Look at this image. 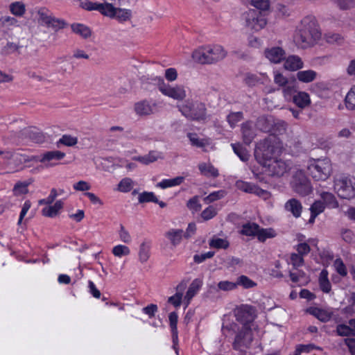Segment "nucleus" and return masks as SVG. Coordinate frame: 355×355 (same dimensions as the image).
Segmentation results:
<instances>
[{"label": "nucleus", "instance_id": "nucleus-1", "mask_svg": "<svg viewBox=\"0 0 355 355\" xmlns=\"http://www.w3.org/2000/svg\"><path fill=\"white\" fill-rule=\"evenodd\" d=\"M321 37V32L314 17H304L297 26L293 41L298 48L306 49L313 45Z\"/></svg>", "mask_w": 355, "mask_h": 355}, {"label": "nucleus", "instance_id": "nucleus-2", "mask_svg": "<svg viewBox=\"0 0 355 355\" xmlns=\"http://www.w3.org/2000/svg\"><path fill=\"white\" fill-rule=\"evenodd\" d=\"M281 148L278 139L275 137H269L257 144L254 156L260 164H266L279 155Z\"/></svg>", "mask_w": 355, "mask_h": 355}, {"label": "nucleus", "instance_id": "nucleus-3", "mask_svg": "<svg viewBox=\"0 0 355 355\" xmlns=\"http://www.w3.org/2000/svg\"><path fill=\"white\" fill-rule=\"evenodd\" d=\"M177 107L181 114L189 120L205 122L207 119L205 104L200 101L188 99Z\"/></svg>", "mask_w": 355, "mask_h": 355}, {"label": "nucleus", "instance_id": "nucleus-4", "mask_svg": "<svg viewBox=\"0 0 355 355\" xmlns=\"http://www.w3.org/2000/svg\"><path fill=\"white\" fill-rule=\"evenodd\" d=\"M307 169L309 175L315 181H325L332 173V165L327 158L311 159Z\"/></svg>", "mask_w": 355, "mask_h": 355}, {"label": "nucleus", "instance_id": "nucleus-5", "mask_svg": "<svg viewBox=\"0 0 355 355\" xmlns=\"http://www.w3.org/2000/svg\"><path fill=\"white\" fill-rule=\"evenodd\" d=\"M334 187L338 196L343 199L355 198V178L351 176L342 175L336 178Z\"/></svg>", "mask_w": 355, "mask_h": 355}, {"label": "nucleus", "instance_id": "nucleus-6", "mask_svg": "<svg viewBox=\"0 0 355 355\" xmlns=\"http://www.w3.org/2000/svg\"><path fill=\"white\" fill-rule=\"evenodd\" d=\"M36 17L40 24L51 28L54 31L64 28L65 23L63 20L55 18L51 12L46 8H40L37 10Z\"/></svg>", "mask_w": 355, "mask_h": 355}, {"label": "nucleus", "instance_id": "nucleus-7", "mask_svg": "<svg viewBox=\"0 0 355 355\" xmlns=\"http://www.w3.org/2000/svg\"><path fill=\"white\" fill-rule=\"evenodd\" d=\"M20 162H29L35 160L44 164L46 167H52L58 164V162L65 157V153L59 150L47 151L40 155L34 157L33 159H28L26 156L19 155Z\"/></svg>", "mask_w": 355, "mask_h": 355}, {"label": "nucleus", "instance_id": "nucleus-8", "mask_svg": "<svg viewBox=\"0 0 355 355\" xmlns=\"http://www.w3.org/2000/svg\"><path fill=\"white\" fill-rule=\"evenodd\" d=\"M245 26L253 32H259L267 24L266 17L254 10H250L243 14Z\"/></svg>", "mask_w": 355, "mask_h": 355}, {"label": "nucleus", "instance_id": "nucleus-9", "mask_svg": "<svg viewBox=\"0 0 355 355\" xmlns=\"http://www.w3.org/2000/svg\"><path fill=\"white\" fill-rule=\"evenodd\" d=\"M159 91L164 96L177 101H182L187 96L184 86L182 85H171L160 79L158 83Z\"/></svg>", "mask_w": 355, "mask_h": 355}, {"label": "nucleus", "instance_id": "nucleus-10", "mask_svg": "<svg viewBox=\"0 0 355 355\" xmlns=\"http://www.w3.org/2000/svg\"><path fill=\"white\" fill-rule=\"evenodd\" d=\"M291 185L293 190L300 196H307L312 191L311 182L302 171H297L295 173Z\"/></svg>", "mask_w": 355, "mask_h": 355}, {"label": "nucleus", "instance_id": "nucleus-11", "mask_svg": "<svg viewBox=\"0 0 355 355\" xmlns=\"http://www.w3.org/2000/svg\"><path fill=\"white\" fill-rule=\"evenodd\" d=\"M263 171L269 176L281 177L288 171V165L282 159H278L277 157L268 161L266 164H261Z\"/></svg>", "mask_w": 355, "mask_h": 355}, {"label": "nucleus", "instance_id": "nucleus-12", "mask_svg": "<svg viewBox=\"0 0 355 355\" xmlns=\"http://www.w3.org/2000/svg\"><path fill=\"white\" fill-rule=\"evenodd\" d=\"M105 6V16L116 19L121 23L130 21L132 17L130 9L115 7L112 3H107Z\"/></svg>", "mask_w": 355, "mask_h": 355}, {"label": "nucleus", "instance_id": "nucleus-13", "mask_svg": "<svg viewBox=\"0 0 355 355\" xmlns=\"http://www.w3.org/2000/svg\"><path fill=\"white\" fill-rule=\"evenodd\" d=\"M235 317L238 321L243 324L252 322L256 316L255 309L248 304H241L234 311Z\"/></svg>", "mask_w": 355, "mask_h": 355}, {"label": "nucleus", "instance_id": "nucleus-14", "mask_svg": "<svg viewBox=\"0 0 355 355\" xmlns=\"http://www.w3.org/2000/svg\"><path fill=\"white\" fill-rule=\"evenodd\" d=\"M264 57L272 64H279L285 59L286 51L281 46H270L264 49Z\"/></svg>", "mask_w": 355, "mask_h": 355}, {"label": "nucleus", "instance_id": "nucleus-15", "mask_svg": "<svg viewBox=\"0 0 355 355\" xmlns=\"http://www.w3.org/2000/svg\"><path fill=\"white\" fill-rule=\"evenodd\" d=\"M284 61V68L286 71H297L304 67L303 60L297 55H290L287 57L285 56Z\"/></svg>", "mask_w": 355, "mask_h": 355}, {"label": "nucleus", "instance_id": "nucleus-16", "mask_svg": "<svg viewBox=\"0 0 355 355\" xmlns=\"http://www.w3.org/2000/svg\"><path fill=\"white\" fill-rule=\"evenodd\" d=\"M211 64L217 62L224 59L227 55V51L219 44L207 46Z\"/></svg>", "mask_w": 355, "mask_h": 355}, {"label": "nucleus", "instance_id": "nucleus-17", "mask_svg": "<svg viewBox=\"0 0 355 355\" xmlns=\"http://www.w3.org/2000/svg\"><path fill=\"white\" fill-rule=\"evenodd\" d=\"M252 341V335L251 331L248 329H245L236 335L234 343V347L235 349H239L243 346L248 347Z\"/></svg>", "mask_w": 355, "mask_h": 355}, {"label": "nucleus", "instance_id": "nucleus-18", "mask_svg": "<svg viewBox=\"0 0 355 355\" xmlns=\"http://www.w3.org/2000/svg\"><path fill=\"white\" fill-rule=\"evenodd\" d=\"M202 286V280L200 279H195L190 284L184 298V302L187 306L191 299L198 293Z\"/></svg>", "mask_w": 355, "mask_h": 355}, {"label": "nucleus", "instance_id": "nucleus-19", "mask_svg": "<svg viewBox=\"0 0 355 355\" xmlns=\"http://www.w3.org/2000/svg\"><path fill=\"white\" fill-rule=\"evenodd\" d=\"M159 159H163L162 153L156 150H151L148 154L143 156L133 157L134 160L138 161L144 165L155 162Z\"/></svg>", "mask_w": 355, "mask_h": 355}, {"label": "nucleus", "instance_id": "nucleus-20", "mask_svg": "<svg viewBox=\"0 0 355 355\" xmlns=\"http://www.w3.org/2000/svg\"><path fill=\"white\" fill-rule=\"evenodd\" d=\"M268 78L266 73H246L244 76V82L248 86H255L263 83Z\"/></svg>", "mask_w": 355, "mask_h": 355}, {"label": "nucleus", "instance_id": "nucleus-21", "mask_svg": "<svg viewBox=\"0 0 355 355\" xmlns=\"http://www.w3.org/2000/svg\"><path fill=\"white\" fill-rule=\"evenodd\" d=\"M286 211L291 212L295 218H299L301 216L302 211V203L295 198L288 200L284 205Z\"/></svg>", "mask_w": 355, "mask_h": 355}, {"label": "nucleus", "instance_id": "nucleus-22", "mask_svg": "<svg viewBox=\"0 0 355 355\" xmlns=\"http://www.w3.org/2000/svg\"><path fill=\"white\" fill-rule=\"evenodd\" d=\"M23 135H24L33 142L37 144L44 143L46 140V136L35 128L24 130Z\"/></svg>", "mask_w": 355, "mask_h": 355}, {"label": "nucleus", "instance_id": "nucleus-23", "mask_svg": "<svg viewBox=\"0 0 355 355\" xmlns=\"http://www.w3.org/2000/svg\"><path fill=\"white\" fill-rule=\"evenodd\" d=\"M241 131L244 143L248 145L250 144L256 136L252 123L250 121L243 123L241 126Z\"/></svg>", "mask_w": 355, "mask_h": 355}, {"label": "nucleus", "instance_id": "nucleus-24", "mask_svg": "<svg viewBox=\"0 0 355 355\" xmlns=\"http://www.w3.org/2000/svg\"><path fill=\"white\" fill-rule=\"evenodd\" d=\"M318 73L313 69L300 70L296 73L297 80L302 83H310L316 80Z\"/></svg>", "mask_w": 355, "mask_h": 355}, {"label": "nucleus", "instance_id": "nucleus-25", "mask_svg": "<svg viewBox=\"0 0 355 355\" xmlns=\"http://www.w3.org/2000/svg\"><path fill=\"white\" fill-rule=\"evenodd\" d=\"M317 193L326 207L334 209L338 207V202L333 193L320 191H318Z\"/></svg>", "mask_w": 355, "mask_h": 355}, {"label": "nucleus", "instance_id": "nucleus-26", "mask_svg": "<svg viewBox=\"0 0 355 355\" xmlns=\"http://www.w3.org/2000/svg\"><path fill=\"white\" fill-rule=\"evenodd\" d=\"M307 312L322 322L329 321L332 315L331 311L318 307H310L307 309Z\"/></svg>", "mask_w": 355, "mask_h": 355}, {"label": "nucleus", "instance_id": "nucleus-27", "mask_svg": "<svg viewBox=\"0 0 355 355\" xmlns=\"http://www.w3.org/2000/svg\"><path fill=\"white\" fill-rule=\"evenodd\" d=\"M293 103L300 108L303 109L311 104V98L305 92H297L293 96Z\"/></svg>", "mask_w": 355, "mask_h": 355}, {"label": "nucleus", "instance_id": "nucleus-28", "mask_svg": "<svg viewBox=\"0 0 355 355\" xmlns=\"http://www.w3.org/2000/svg\"><path fill=\"white\" fill-rule=\"evenodd\" d=\"M207 46L195 50L192 53L193 60L200 64H211Z\"/></svg>", "mask_w": 355, "mask_h": 355}, {"label": "nucleus", "instance_id": "nucleus-29", "mask_svg": "<svg viewBox=\"0 0 355 355\" xmlns=\"http://www.w3.org/2000/svg\"><path fill=\"white\" fill-rule=\"evenodd\" d=\"M107 5V3L92 2L88 0L83 1L80 3V6L82 8L88 11L98 10L103 15H105L104 12L105 11V6Z\"/></svg>", "mask_w": 355, "mask_h": 355}, {"label": "nucleus", "instance_id": "nucleus-30", "mask_svg": "<svg viewBox=\"0 0 355 355\" xmlns=\"http://www.w3.org/2000/svg\"><path fill=\"white\" fill-rule=\"evenodd\" d=\"M187 284L184 282L180 283L176 287V293L170 297L168 302L172 304L174 306L178 307L180 306L182 300V292L184 290Z\"/></svg>", "mask_w": 355, "mask_h": 355}, {"label": "nucleus", "instance_id": "nucleus-31", "mask_svg": "<svg viewBox=\"0 0 355 355\" xmlns=\"http://www.w3.org/2000/svg\"><path fill=\"white\" fill-rule=\"evenodd\" d=\"M62 207L63 202L60 200L56 201L53 205L44 207L42 210V212L44 216L53 218L58 214L59 211L62 209Z\"/></svg>", "mask_w": 355, "mask_h": 355}, {"label": "nucleus", "instance_id": "nucleus-32", "mask_svg": "<svg viewBox=\"0 0 355 355\" xmlns=\"http://www.w3.org/2000/svg\"><path fill=\"white\" fill-rule=\"evenodd\" d=\"M184 181V178L182 176H178L172 179H164L156 184V187L162 189H166L176 186L180 185Z\"/></svg>", "mask_w": 355, "mask_h": 355}, {"label": "nucleus", "instance_id": "nucleus-33", "mask_svg": "<svg viewBox=\"0 0 355 355\" xmlns=\"http://www.w3.org/2000/svg\"><path fill=\"white\" fill-rule=\"evenodd\" d=\"M329 272L327 270L323 269L320 273L318 282L320 288L322 292L329 293L331 290V285L328 278Z\"/></svg>", "mask_w": 355, "mask_h": 355}, {"label": "nucleus", "instance_id": "nucleus-34", "mask_svg": "<svg viewBox=\"0 0 355 355\" xmlns=\"http://www.w3.org/2000/svg\"><path fill=\"white\" fill-rule=\"evenodd\" d=\"M200 173L207 177L216 178L218 176V171L210 163H200L198 165Z\"/></svg>", "mask_w": 355, "mask_h": 355}, {"label": "nucleus", "instance_id": "nucleus-35", "mask_svg": "<svg viewBox=\"0 0 355 355\" xmlns=\"http://www.w3.org/2000/svg\"><path fill=\"white\" fill-rule=\"evenodd\" d=\"M178 319V316L175 312L170 313L168 320L172 334V340L174 345H176L178 341V331L177 328Z\"/></svg>", "mask_w": 355, "mask_h": 355}, {"label": "nucleus", "instance_id": "nucleus-36", "mask_svg": "<svg viewBox=\"0 0 355 355\" xmlns=\"http://www.w3.org/2000/svg\"><path fill=\"white\" fill-rule=\"evenodd\" d=\"M183 231L179 229H171L165 233V236L173 246L179 245L182 241Z\"/></svg>", "mask_w": 355, "mask_h": 355}, {"label": "nucleus", "instance_id": "nucleus-37", "mask_svg": "<svg viewBox=\"0 0 355 355\" xmlns=\"http://www.w3.org/2000/svg\"><path fill=\"white\" fill-rule=\"evenodd\" d=\"M150 243L147 241H143L139 250V260L141 263H146L150 258Z\"/></svg>", "mask_w": 355, "mask_h": 355}, {"label": "nucleus", "instance_id": "nucleus-38", "mask_svg": "<svg viewBox=\"0 0 355 355\" xmlns=\"http://www.w3.org/2000/svg\"><path fill=\"white\" fill-rule=\"evenodd\" d=\"M72 31L81 36L83 38H87L91 35L90 29L85 25L82 24H73L71 25Z\"/></svg>", "mask_w": 355, "mask_h": 355}, {"label": "nucleus", "instance_id": "nucleus-39", "mask_svg": "<svg viewBox=\"0 0 355 355\" xmlns=\"http://www.w3.org/2000/svg\"><path fill=\"white\" fill-rule=\"evenodd\" d=\"M210 248L216 249H227L230 243L226 239H221L216 236H213L209 241Z\"/></svg>", "mask_w": 355, "mask_h": 355}, {"label": "nucleus", "instance_id": "nucleus-40", "mask_svg": "<svg viewBox=\"0 0 355 355\" xmlns=\"http://www.w3.org/2000/svg\"><path fill=\"white\" fill-rule=\"evenodd\" d=\"M135 110L139 115H148L153 112L150 105L146 101L137 103L135 105Z\"/></svg>", "mask_w": 355, "mask_h": 355}, {"label": "nucleus", "instance_id": "nucleus-41", "mask_svg": "<svg viewBox=\"0 0 355 355\" xmlns=\"http://www.w3.org/2000/svg\"><path fill=\"white\" fill-rule=\"evenodd\" d=\"M31 182V180L17 182L13 187V193L17 196L26 194L28 192V187Z\"/></svg>", "mask_w": 355, "mask_h": 355}, {"label": "nucleus", "instance_id": "nucleus-42", "mask_svg": "<svg viewBox=\"0 0 355 355\" xmlns=\"http://www.w3.org/2000/svg\"><path fill=\"white\" fill-rule=\"evenodd\" d=\"M277 233L272 228H260L259 229L257 239L261 242H264L268 239L275 237Z\"/></svg>", "mask_w": 355, "mask_h": 355}, {"label": "nucleus", "instance_id": "nucleus-43", "mask_svg": "<svg viewBox=\"0 0 355 355\" xmlns=\"http://www.w3.org/2000/svg\"><path fill=\"white\" fill-rule=\"evenodd\" d=\"M259 226L254 223H248L243 225L241 234L246 236L258 235Z\"/></svg>", "mask_w": 355, "mask_h": 355}, {"label": "nucleus", "instance_id": "nucleus-44", "mask_svg": "<svg viewBox=\"0 0 355 355\" xmlns=\"http://www.w3.org/2000/svg\"><path fill=\"white\" fill-rule=\"evenodd\" d=\"M133 187V180L130 178H124L119 182L117 190L122 193H128L131 191Z\"/></svg>", "mask_w": 355, "mask_h": 355}, {"label": "nucleus", "instance_id": "nucleus-45", "mask_svg": "<svg viewBox=\"0 0 355 355\" xmlns=\"http://www.w3.org/2000/svg\"><path fill=\"white\" fill-rule=\"evenodd\" d=\"M232 147L235 154L240 158L241 161L246 162L248 160L250 155L248 150L241 144H232Z\"/></svg>", "mask_w": 355, "mask_h": 355}, {"label": "nucleus", "instance_id": "nucleus-46", "mask_svg": "<svg viewBox=\"0 0 355 355\" xmlns=\"http://www.w3.org/2000/svg\"><path fill=\"white\" fill-rule=\"evenodd\" d=\"M246 4H249L257 9L261 10H267L270 8L269 0H243Z\"/></svg>", "mask_w": 355, "mask_h": 355}, {"label": "nucleus", "instance_id": "nucleus-47", "mask_svg": "<svg viewBox=\"0 0 355 355\" xmlns=\"http://www.w3.org/2000/svg\"><path fill=\"white\" fill-rule=\"evenodd\" d=\"M335 271L342 277H345L347 275V269L343 261L340 258H337L333 263Z\"/></svg>", "mask_w": 355, "mask_h": 355}, {"label": "nucleus", "instance_id": "nucleus-48", "mask_svg": "<svg viewBox=\"0 0 355 355\" xmlns=\"http://www.w3.org/2000/svg\"><path fill=\"white\" fill-rule=\"evenodd\" d=\"M345 103L346 107L348 110H355V85L353 86L347 92L345 96Z\"/></svg>", "mask_w": 355, "mask_h": 355}, {"label": "nucleus", "instance_id": "nucleus-49", "mask_svg": "<svg viewBox=\"0 0 355 355\" xmlns=\"http://www.w3.org/2000/svg\"><path fill=\"white\" fill-rule=\"evenodd\" d=\"M138 202L139 203L158 202V199L153 192L144 191L139 194Z\"/></svg>", "mask_w": 355, "mask_h": 355}, {"label": "nucleus", "instance_id": "nucleus-50", "mask_svg": "<svg viewBox=\"0 0 355 355\" xmlns=\"http://www.w3.org/2000/svg\"><path fill=\"white\" fill-rule=\"evenodd\" d=\"M243 118L242 112H231L227 116V121L231 128H234L237 123L241 121Z\"/></svg>", "mask_w": 355, "mask_h": 355}, {"label": "nucleus", "instance_id": "nucleus-51", "mask_svg": "<svg viewBox=\"0 0 355 355\" xmlns=\"http://www.w3.org/2000/svg\"><path fill=\"white\" fill-rule=\"evenodd\" d=\"M113 254L117 257H121L130 254V248L124 245H115L112 250Z\"/></svg>", "mask_w": 355, "mask_h": 355}, {"label": "nucleus", "instance_id": "nucleus-52", "mask_svg": "<svg viewBox=\"0 0 355 355\" xmlns=\"http://www.w3.org/2000/svg\"><path fill=\"white\" fill-rule=\"evenodd\" d=\"M17 26V20L15 17L3 16L0 18V28H10Z\"/></svg>", "mask_w": 355, "mask_h": 355}, {"label": "nucleus", "instance_id": "nucleus-53", "mask_svg": "<svg viewBox=\"0 0 355 355\" xmlns=\"http://www.w3.org/2000/svg\"><path fill=\"white\" fill-rule=\"evenodd\" d=\"M236 186L241 191H243L245 193H253L254 188L256 187V185L252 183L242 181V180L237 181L236 183Z\"/></svg>", "mask_w": 355, "mask_h": 355}, {"label": "nucleus", "instance_id": "nucleus-54", "mask_svg": "<svg viewBox=\"0 0 355 355\" xmlns=\"http://www.w3.org/2000/svg\"><path fill=\"white\" fill-rule=\"evenodd\" d=\"M236 284L237 286H242L244 288H251L257 285L254 282L245 275H241L238 277Z\"/></svg>", "mask_w": 355, "mask_h": 355}, {"label": "nucleus", "instance_id": "nucleus-55", "mask_svg": "<svg viewBox=\"0 0 355 355\" xmlns=\"http://www.w3.org/2000/svg\"><path fill=\"white\" fill-rule=\"evenodd\" d=\"M78 143V139L69 135H64L58 140V144H62L66 146H73Z\"/></svg>", "mask_w": 355, "mask_h": 355}, {"label": "nucleus", "instance_id": "nucleus-56", "mask_svg": "<svg viewBox=\"0 0 355 355\" xmlns=\"http://www.w3.org/2000/svg\"><path fill=\"white\" fill-rule=\"evenodd\" d=\"M226 195V192L224 190H219L211 193L209 195L204 198V201L206 203H210L217 200L223 198Z\"/></svg>", "mask_w": 355, "mask_h": 355}, {"label": "nucleus", "instance_id": "nucleus-57", "mask_svg": "<svg viewBox=\"0 0 355 355\" xmlns=\"http://www.w3.org/2000/svg\"><path fill=\"white\" fill-rule=\"evenodd\" d=\"M274 74V83L279 87H285L288 82L287 77H286L282 73L276 70L273 72Z\"/></svg>", "mask_w": 355, "mask_h": 355}, {"label": "nucleus", "instance_id": "nucleus-58", "mask_svg": "<svg viewBox=\"0 0 355 355\" xmlns=\"http://www.w3.org/2000/svg\"><path fill=\"white\" fill-rule=\"evenodd\" d=\"M187 137L193 146L202 148L207 144V142L204 139H200L195 133H188Z\"/></svg>", "mask_w": 355, "mask_h": 355}, {"label": "nucleus", "instance_id": "nucleus-59", "mask_svg": "<svg viewBox=\"0 0 355 355\" xmlns=\"http://www.w3.org/2000/svg\"><path fill=\"white\" fill-rule=\"evenodd\" d=\"M10 12L17 16H21L25 12V8L23 3L15 2L10 6Z\"/></svg>", "mask_w": 355, "mask_h": 355}, {"label": "nucleus", "instance_id": "nucleus-60", "mask_svg": "<svg viewBox=\"0 0 355 355\" xmlns=\"http://www.w3.org/2000/svg\"><path fill=\"white\" fill-rule=\"evenodd\" d=\"M236 288L237 284L236 282L230 281H221L218 284V288L220 291H230L236 289Z\"/></svg>", "mask_w": 355, "mask_h": 355}, {"label": "nucleus", "instance_id": "nucleus-61", "mask_svg": "<svg viewBox=\"0 0 355 355\" xmlns=\"http://www.w3.org/2000/svg\"><path fill=\"white\" fill-rule=\"evenodd\" d=\"M217 214V210L214 206H209L201 213V217L204 220H208L213 218Z\"/></svg>", "mask_w": 355, "mask_h": 355}, {"label": "nucleus", "instance_id": "nucleus-62", "mask_svg": "<svg viewBox=\"0 0 355 355\" xmlns=\"http://www.w3.org/2000/svg\"><path fill=\"white\" fill-rule=\"evenodd\" d=\"M325 205L322 202V200H316L310 207L311 213H313L314 215H319L322 213L325 209Z\"/></svg>", "mask_w": 355, "mask_h": 355}, {"label": "nucleus", "instance_id": "nucleus-63", "mask_svg": "<svg viewBox=\"0 0 355 355\" xmlns=\"http://www.w3.org/2000/svg\"><path fill=\"white\" fill-rule=\"evenodd\" d=\"M338 335L341 336H353V330L351 327L346 324H338L336 327Z\"/></svg>", "mask_w": 355, "mask_h": 355}, {"label": "nucleus", "instance_id": "nucleus-64", "mask_svg": "<svg viewBox=\"0 0 355 355\" xmlns=\"http://www.w3.org/2000/svg\"><path fill=\"white\" fill-rule=\"evenodd\" d=\"M187 207L193 211H198L201 209L198 196H196L191 198L187 204Z\"/></svg>", "mask_w": 355, "mask_h": 355}]
</instances>
